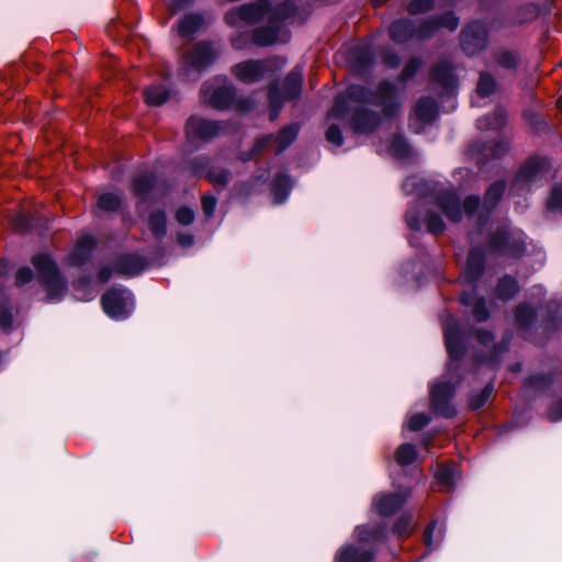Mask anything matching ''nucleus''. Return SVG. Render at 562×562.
Listing matches in <instances>:
<instances>
[{"mask_svg":"<svg viewBox=\"0 0 562 562\" xmlns=\"http://www.w3.org/2000/svg\"><path fill=\"white\" fill-rule=\"evenodd\" d=\"M350 103L361 106L353 110L350 127L356 135H370L386 116V79L376 86L350 85L345 93L335 97L328 114L335 119L345 117L350 111Z\"/></svg>","mask_w":562,"mask_h":562,"instance_id":"obj_1","label":"nucleus"},{"mask_svg":"<svg viewBox=\"0 0 562 562\" xmlns=\"http://www.w3.org/2000/svg\"><path fill=\"white\" fill-rule=\"evenodd\" d=\"M372 510L381 518L375 526L362 525L355 529L360 546L346 544L335 557V562H372L376 555L374 544L382 541L386 531V493H379L372 503Z\"/></svg>","mask_w":562,"mask_h":562,"instance_id":"obj_2","label":"nucleus"},{"mask_svg":"<svg viewBox=\"0 0 562 562\" xmlns=\"http://www.w3.org/2000/svg\"><path fill=\"white\" fill-rule=\"evenodd\" d=\"M485 245L491 257L518 261L528 251V236L517 227L501 225L487 235Z\"/></svg>","mask_w":562,"mask_h":562,"instance_id":"obj_3","label":"nucleus"},{"mask_svg":"<svg viewBox=\"0 0 562 562\" xmlns=\"http://www.w3.org/2000/svg\"><path fill=\"white\" fill-rule=\"evenodd\" d=\"M31 262L37 272V281L46 288L47 302H60L67 292V282L57 262L47 254L34 255Z\"/></svg>","mask_w":562,"mask_h":562,"instance_id":"obj_4","label":"nucleus"},{"mask_svg":"<svg viewBox=\"0 0 562 562\" xmlns=\"http://www.w3.org/2000/svg\"><path fill=\"white\" fill-rule=\"evenodd\" d=\"M104 313L112 319L124 321L128 318L135 307L132 291L124 286H112L101 296Z\"/></svg>","mask_w":562,"mask_h":562,"instance_id":"obj_5","label":"nucleus"},{"mask_svg":"<svg viewBox=\"0 0 562 562\" xmlns=\"http://www.w3.org/2000/svg\"><path fill=\"white\" fill-rule=\"evenodd\" d=\"M227 125L225 122L191 115L186 123V136L190 144L209 143L223 134Z\"/></svg>","mask_w":562,"mask_h":562,"instance_id":"obj_6","label":"nucleus"},{"mask_svg":"<svg viewBox=\"0 0 562 562\" xmlns=\"http://www.w3.org/2000/svg\"><path fill=\"white\" fill-rule=\"evenodd\" d=\"M300 130H301L300 124L296 122H293V123H290V124L281 127L277 135L270 133V134L262 136L255 143L251 151L248 154H245L241 157V159L244 161H247L252 156L260 155L272 140H274L278 145L276 154L280 155L295 142V139L299 136Z\"/></svg>","mask_w":562,"mask_h":562,"instance_id":"obj_7","label":"nucleus"},{"mask_svg":"<svg viewBox=\"0 0 562 562\" xmlns=\"http://www.w3.org/2000/svg\"><path fill=\"white\" fill-rule=\"evenodd\" d=\"M488 30L481 21H472L465 24L459 35L460 46L467 56H476L488 44Z\"/></svg>","mask_w":562,"mask_h":562,"instance_id":"obj_8","label":"nucleus"},{"mask_svg":"<svg viewBox=\"0 0 562 562\" xmlns=\"http://www.w3.org/2000/svg\"><path fill=\"white\" fill-rule=\"evenodd\" d=\"M201 97L216 110L229 109L236 102V88L232 83L215 86L211 80L201 87Z\"/></svg>","mask_w":562,"mask_h":562,"instance_id":"obj_9","label":"nucleus"},{"mask_svg":"<svg viewBox=\"0 0 562 562\" xmlns=\"http://www.w3.org/2000/svg\"><path fill=\"white\" fill-rule=\"evenodd\" d=\"M218 53L214 44L207 41L196 43L192 50L184 57V70L203 72L209 69L217 59Z\"/></svg>","mask_w":562,"mask_h":562,"instance_id":"obj_10","label":"nucleus"},{"mask_svg":"<svg viewBox=\"0 0 562 562\" xmlns=\"http://www.w3.org/2000/svg\"><path fill=\"white\" fill-rule=\"evenodd\" d=\"M267 9L260 2L244 3L229 9L224 15V21L232 27L239 26L240 24L254 25L263 19L267 14Z\"/></svg>","mask_w":562,"mask_h":562,"instance_id":"obj_11","label":"nucleus"},{"mask_svg":"<svg viewBox=\"0 0 562 562\" xmlns=\"http://www.w3.org/2000/svg\"><path fill=\"white\" fill-rule=\"evenodd\" d=\"M454 393V387L449 382L435 384L430 390V407L432 413L443 418L454 417L457 409L451 405Z\"/></svg>","mask_w":562,"mask_h":562,"instance_id":"obj_12","label":"nucleus"},{"mask_svg":"<svg viewBox=\"0 0 562 562\" xmlns=\"http://www.w3.org/2000/svg\"><path fill=\"white\" fill-rule=\"evenodd\" d=\"M551 169V161L547 156H529L517 170L514 182L516 184H528L538 177L548 173Z\"/></svg>","mask_w":562,"mask_h":562,"instance_id":"obj_13","label":"nucleus"},{"mask_svg":"<svg viewBox=\"0 0 562 562\" xmlns=\"http://www.w3.org/2000/svg\"><path fill=\"white\" fill-rule=\"evenodd\" d=\"M271 66V59H248L235 65L233 74L245 83H255L263 79Z\"/></svg>","mask_w":562,"mask_h":562,"instance_id":"obj_14","label":"nucleus"},{"mask_svg":"<svg viewBox=\"0 0 562 562\" xmlns=\"http://www.w3.org/2000/svg\"><path fill=\"white\" fill-rule=\"evenodd\" d=\"M374 57V50L369 44L355 45L345 52L347 64L359 75H364L372 68Z\"/></svg>","mask_w":562,"mask_h":562,"instance_id":"obj_15","label":"nucleus"},{"mask_svg":"<svg viewBox=\"0 0 562 562\" xmlns=\"http://www.w3.org/2000/svg\"><path fill=\"white\" fill-rule=\"evenodd\" d=\"M289 37V31L283 25H277L269 19L267 25L256 27L251 33L254 44L260 47H267L278 42H286Z\"/></svg>","mask_w":562,"mask_h":562,"instance_id":"obj_16","label":"nucleus"},{"mask_svg":"<svg viewBox=\"0 0 562 562\" xmlns=\"http://www.w3.org/2000/svg\"><path fill=\"white\" fill-rule=\"evenodd\" d=\"M445 346L452 361H460L467 355L464 334L458 324H449L443 329Z\"/></svg>","mask_w":562,"mask_h":562,"instance_id":"obj_17","label":"nucleus"},{"mask_svg":"<svg viewBox=\"0 0 562 562\" xmlns=\"http://www.w3.org/2000/svg\"><path fill=\"white\" fill-rule=\"evenodd\" d=\"M429 77L431 81L437 83L446 93L456 89L458 79L454 75V66L448 59H440L431 69Z\"/></svg>","mask_w":562,"mask_h":562,"instance_id":"obj_18","label":"nucleus"},{"mask_svg":"<svg viewBox=\"0 0 562 562\" xmlns=\"http://www.w3.org/2000/svg\"><path fill=\"white\" fill-rule=\"evenodd\" d=\"M436 205L442 211L449 221L453 223L461 222V201L456 192L440 191L436 195Z\"/></svg>","mask_w":562,"mask_h":562,"instance_id":"obj_19","label":"nucleus"},{"mask_svg":"<svg viewBox=\"0 0 562 562\" xmlns=\"http://www.w3.org/2000/svg\"><path fill=\"white\" fill-rule=\"evenodd\" d=\"M303 67L296 65L284 78L282 85H279L281 98L284 102L296 100L302 93Z\"/></svg>","mask_w":562,"mask_h":562,"instance_id":"obj_20","label":"nucleus"},{"mask_svg":"<svg viewBox=\"0 0 562 562\" xmlns=\"http://www.w3.org/2000/svg\"><path fill=\"white\" fill-rule=\"evenodd\" d=\"M147 265L148 262L145 257L136 254H126L115 259L114 271L126 277H134L142 273Z\"/></svg>","mask_w":562,"mask_h":562,"instance_id":"obj_21","label":"nucleus"},{"mask_svg":"<svg viewBox=\"0 0 562 562\" xmlns=\"http://www.w3.org/2000/svg\"><path fill=\"white\" fill-rule=\"evenodd\" d=\"M97 247L95 240L91 236L80 238L76 247L68 255V262L72 267H82L91 260L92 254Z\"/></svg>","mask_w":562,"mask_h":562,"instance_id":"obj_22","label":"nucleus"},{"mask_svg":"<svg viewBox=\"0 0 562 562\" xmlns=\"http://www.w3.org/2000/svg\"><path fill=\"white\" fill-rule=\"evenodd\" d=\"M417 522L411 512L401 513L391 524L390 532L397 541L403 542L416 530Z\"/></svg>","mask_w":562,"mask_h":562,"instance_id":"obj_23","label":"nucleus"},{"mask_svg":"<svg viewBox=\"0 0 562 562\" xmlns=\"http://www.w3.org/2000/svg\"><path fill=\"white\" fill-rule=\"evenodd\" d=\"M485 263L486 260L483 248L472 247L469 250L465 261V278L471 282H475L476 280H479L485 270Z\"/></svg>","mask_w":562,"mask_h":562,"instance_id":"obj_24","label":"nucleus"},{"mask_svg":"<svg viewBox=\"0 0 562 562\" xmlns=\"http://www.w3.org/2000/svg\"><path fill=\"white\" fill-rule=\"evenodd\" d=\"M492 58L495 65L499 68L516 72L522 61L521 55L516 49L506 47H498L492 53Z\"/></svg>","mask_w":562,"mask_h":562,"instance_id":"obj_25","label":"nucleus"},{"mask_svg":"<svg viewBox=\"0 0 562 562\" xmlns=\"http://www.w3.org/2000/svg\"><path fill=\"white\" fill-rule=\"evenodd\" d=\"M205 26L204 15L200 12L186 13L177 23V32L182 37H190Z\"/></svg>","mask_w":562,"mask_h":562,"instance_id":"obj_26","label":"nucleus"},{"mask_svg":"<svg viewBox=\"0 0 562 562\" xmlns=\"http://www.w3.org/2000/svg\"><path fill=\"white\" fill-rule=\"evenodd\" d=\"M158 177L148 171L137 175L132 182V192L142 201H148L149 193L157 187Z\"/></svg>","mask_w":562,"mask_h":562,"instance_id":"obj_27","label":"nucleus"},{"mask_svg":"<svg viewBox=\"0 0 562 562\" xmlns=\"http://www.w3.org/2000/svg\"><path fill=\"white\" fill-rule=\"evenodd\" d=\"M297 13V5L293 0H285L281 3L272 5L271 3L267 9V16L271 22L277 25H283L284 22L293 18Z\"/></svg>","mask_w":562,"mask_h":562,"instance_id":"obj_28","label":"nucleus"},{"mask_svg":"<svg viewBox=\"0 0 562 562\" xmlns=\"http://www.w3.org/2000/svg\"><path fill=\"white\" fill-rule=\"evenodd\" d=\"M15 227L25 233L31 231L44 232L49 229V222L46 217L29 214V213H20L14 217Z\"/></svg>","mask_w":562,"mask_h":562,"instance_id":"obj_29","label":"nucleus"},{"mask_svg":"<svg viewBox=\"0 0 562 562\" xmlns=\"http://www.w3.org/2000/svg\"><path fill=\"white\" fill-rule=\"evenodd\" d=\"M540 15V7L536 3H525L516 8L508 21L510 26H522L535 22Z\"/></svg>","mask_w":562,"mask_h":562,"instance_id":"obj_30","label":"nucleus"},{"mask_svg":"<svg viewBox=\"0 0 562 562\" xmlns=\"http://www.w3.org/2000/svg\"><path fill=\"white\" fill-rule=\"evenodd\" d=\"M293 184L292 178L286 173H278L274 176L271 182V193L274 204H282L289 199Z\"/></svg>","mask_w":562,"mask_h":562,"instance_id":"obj_31","label":"nucleus"},{"mask_svg":"<svg viewBox=\"0 0 562 562\" xmlns=\"http://www.w3.org/2000/svg\"><path fill=\"white\" fill-rule=\"evenodd\" d=\"M415 22L411 19H401L389 25V35L398 43L415 40Z\"/></svg>","mask_w":562,"mask_h":562,"instance_id":"obj_32","label":"nucleus"},{"mask_svg":"<svg viewBox=\"0 0 562 562\" xmlns=\"http://www.w3.org/2000/svg\"><path fill=\"white\" fill-rule=\"evenodd\" d=\"M520 290L518 281L510 274H504L497 281L495 295L501 301L507 302L514 299Z\"/></svg>","mask_w":562,"mask_h":562,"instance_id":"obj_33","label":"nucleus"},{"mask_svg":"<svg viewBox=\"0 0 562 562\" xmlns=\"http://www.w3.org/2000/svg\"><path fill=\"white\" fill-rule=\"evenodd\" d=\"M389 150L394 159L398 161H409L414 157V150L407 139L402 134H394L389 146Z\"/></svg>","mask_w":562,"mask_h":562,"instance_id":"obj_34","label":"nucleus"},{"mask_svg":"<svg viewBox=\"0 0 562 562\" xmlns=\"http://www.w3.org/2000/svg\"><path fill=\"white\" fill-rule=\"evenodd\" d=\"M506 189L504 180L493 182L485 191L483 198V209L486 213L493 212L502 200Z\"/></svg>","mask_w":562,"mask_h":562,"instance_id":"obj_35","label":"nucleus"},{"mask_svg":"<svg viewBox=\"0 0 562 562\" xmlns=\"http://www.w3.org/2000/svg\"><path fill=\"white\" fill-rule=\"evenodd\" d=\"M171 95L166 83H153L144 90V98L147 104L159 106L166 103Z\"/></svg>","mask_w":562,"mask_h":562,"instance_id":"obj_36","label":"nucleus"},{"mask_svg":"<svg viewBox=\"0 0 562 562\" xmlns=\"http://www.w3.org/2000/svg\"><path fill=\"white\" fill-rule=\"evenodd\" d=\"M167 213L164 210L153 211L148 215V228L158 241H161L167 235Z\"/></svg>","mask_w":562,"mask_h":562,"instance_id":"obj_37","label":"nucleus"},{"mask_svg":"<svg viewBox=\"0 0 562 562\" xmlns=\"http://www.w3.org/2000/svg\"><path fill=\"white\" fill-rule=\"evenodd\" d=\"M536 318V310L527 303H520L514 310L515 325L519 330L528 329Z\"/></svg>","mask_w":562,"mask_h":562,"instance_id":"obj_38","label":"nucleus"},{"mask_svg":"<svg viewBox=\"0 0 562 562\" xmlns=\"http://www.w3.org/2000/svg\"><path fill=\"white\" fill-rule=\"evenodd\" d=\"M438 114L436 101L430 97L420 98L415 106V115L419 121L425 123L432 122Z\"/></svg>","mask_w":562,"mask_h":562,"instance_id":"obj_39","label":"nucleus"},{"mask_svg":"<svg viewBox=\"0 0 562 562\" xmlns=\"http://www.w3.org/2000/svg\"><path fill=\"white\" fill-rule=\"evenodd\" d=\"M507 112L502 106H496L493 112L477 121L481 130H501L506 125Z\"/></svg>","mask_w":562,"mask_h":562,"instance_id":"obj_40","label":"nucleus"},{"mask_svg":"<svg viewBox=\"0 0 562 562\" xmlns=\"http://www.w3.org/2000/svg\"><path fill=\"white\" fill-rule=\"evenodd\" d=\"M412 495L409 485H398L392 493H389V517L403 508Z\"/></svg>","mask_w":562,"mask_h":562,"instance_id":"obj_41","label":"nucleus"},{"mask_svg":"<svg viewBox=\"0 0 562 562\" xmlns=\"http://www.w3.org/2000/svg\"><path fill=\"white\" fill-rule=\"evenodd\" d=\"M510 149V143L505 139L482 144L481 153L486 160L502 159Z\"/></svg>","mask_w":562,"mask_h":562,"instance_id":"obj_42","label":"nucleus"},{"mask_svg":"<svg viewBox=\"0 0 562 562\" xmlns=\"http://www.w3.org/2000/svg\"><path fill=\"white\" fill-rule=\"evenodd\" d=\"M418 459V451L415 445L405 442L398 446L394 452V460L401 468L414 464Z\"/></svg>","mask_w":562,"mask_h":562,"instance_id":"obj_43","label":"nucleus"},{"mask_svg":"<svg viewBox=\"0 0 562 562\" xmlns=\"http://www.w3.org/2000/svg\"><path fill=\"white\" fill-rule=\"evenodd\" d=\"M124 202V194L122 192H104L99 195L97 205L104 212L119 211Z\"/></svg>","mask_w":562,"mask_h":562,"instance_id":"obj_44","label":"nucleus"},{"mask_svg":"<svg viewBox=\"0 0 562 562\" xmlns=\"http://www.w3.org/2000/svg\"><path fill=\"white\" fill-rule=\"evenodd\" d=\"M268 98H269L270 121H274L279 116V114L285 103L281 98V91L279 89L278 82H272L269 85Z\"/></svg>","mask_w":562,"mask_h":562,"instance_id":"obj_45","label":"nucleus"},{"mask_svg":"<svg viewBox=\"0 0 562 562\" xmlns=\"http://www.w3.org/2000/svg\"><path fill=\"white\" fill-rule=\"evenodd\" d=\"M497 90V82L495 77L488 71L480 72L476 83V93L481 98L491 97Z\"/></svg>","mask_w":562,"mask_h":562,"instance_id":"obj_46","label":"nucleus"},{"mask_svg":"<svg viewBox=\"0 0 562 562\" xmlns=\"http://www.w3.org/2000/svg\"><path fill=\"white\" fill-rule=\"evenodd\" d=\"M188 170L199 177H207L212 169V161L207 156H198L187 161Z\"/></svg>","mask_w":562,"mask_h":562,"instance_id":"obj_47","label":"nucleus"},{"mask_svg":"<svg viewBox=\"0 0 562 562\" xmlns=\"http://www.w3.org/2000/svg\"><path fill=\"white\" fill-rule=\"evenodd\" d=\"M553 384V376L550 373H536L528 376L525 385L533 391L543 392Z\"/></svg>","mask_w":562,"mask_h":562,"instance_id":"obj_48","label":"nucleus"},{"mask_svg":"<svg viewBox=\"0 0 562 562\" xmlns=\"http://www.w3.org/2000/svg\"><path fill=\"white\" fill-rule=\"evenodd\" d=\"M522 119L530 125L535 134L549 131V125L544 119L531 109H527L522 112Z\"/></svg>","mask_w":562,"mask_h":562,"instance_id":"obj_49","label":"nucleus"},{"mask_svg":"<svg viewBox=\"0 0 562 562\" xmlns=\"http://www.w3.org/2000/svg\"><path fill=\"white\" fill-rule=\"evenodd\" d=\"M415 40L426 41L435 36L437 33V25L432 16L423 20L420 23H415Z\"/></svg>","mask_w":562,"mask_h":562,"instance_id":"obj_50","label":"nucleus"},{"mask_svg":"<svg viewBox=\"0 0 562 562\" xmlns=\"http://www.w3.org/2000/svg\"><path fill=\"white\" fill-rule=\"evenodd\" d=\"M435 24L437 25V31L441 27L447 29L450 32H453L459 26V18L454 14L453 11H447L439 15H432Z\"/></svg>","mask_w":562,"mask_h":562,"instance_id":"obj_51","label":"nucleus"},{"mask_svg":"<svg viewBox=\"0 0 562 562\" xmlns=\"http://www.w3.org/2000/svg\"><path fill=\"white\" fill-rule=\"evenodd\" d=\"M494 391L493 383L486 384L479 394H474L469 398V408L471 411L481 409L491 398Z\"/></svg>","mask_w":562,"mask_h":562,"instance_id":"obj_52","label":"nucleus"},{"mask_svg":"<svg viewBox=\"0 0 562 562\" xmlns=\"http://www.w3.org/2000/svg\"><path fill=\"white\" fill-rule=\"evenodd\" d=\"M454 463H440L437 467L435 477L438 484L442 486H450L453 483Z\"/></svg>","mask_w":562,"mask_h":562,"instance_id":"obj_53","label":"nucleus"},{"mask_svg":"<svg viewBox=\"0 0 562 562\" xmlns=\"http://www.w3.org/2000/svg\"><path fill=\"white\" fill-rule=\"evenodd\" d=\"M425 222L427 231L432 235L437 236L446 231V224L442 217L434 211L426 212Z\"/></svg>","mask_w":562,"mask_h":562,"instance_id":"obj_54","label":"nucleus"},{"mask_svg":"<svg viewBox=\"0 0 562 562\" xmlns=\"http://www.w3.org/2000/svg\"><path fill=\"white\" fill-rule=\"evenodd\" d=\"M435 7V0H411L406 4V11L409 15H418L432 11Z\"/></svg>","mask_w":562,"mask_h":562,"instance_id":"obj_55","label":"nucleus"},{"mask_svg":"<svg viewBox=\"0 0 562 562\" xmlns=\"http://www.w3.org/2000/svg\"><path fill=\"white\" fill-rule=\"evenodd\" d=\"M547 209L550 212L562 211V184H554L547 199Z\"/></svg>","mask_w":562,"mask_h":562,"instance_id":"obj_56","label":"nucleus"},{"mask_svg":"<svg viewBox=\"0 0 562 562\" xmlns=\"http://www.w3.org/2000/svg\"><path fill=\"white\" fill-rule=\"evenodd\" d=\"M422 65L423 61L419 57H412L398 75V80L403 83L407 82L417 74Z\"/></svg>","mask_w":562,"mask_h":562,"instance_id":"obj_57","label":"nucleus"},{"mask_svg":"<svg viewBox=\"0 0 562 562\" xmlns=\"http://www.w3.org/2000/svg\"><path fill=\"white\" fill-rule=\"evenodd\" d=\"M436 528H437V520L431 519L427 524V526L425 527V530L423 532V543L425 546L426 554L431 553L436 548V544L434 543V540H432L434 532H435Z\"/></svg>","mask_w":562,"mask_h":562,"instance_id":"obj_58","label":"nucleus"},{"mask_svg":"<svg viewBox=\"0 0 562 562\" xmlns=\"http://www.w3.org/2000/svg\"><path fill=\"white\" fill-rule=\"evenodd\" d=\"M231 176V171L226 168L220 170L218 172H214L211 169L206 178L215 188H225L229 183Z\"/></svg>","mask_w":562,"mask_h":562,"instance_id":"obj_59","label":"nucleus"},{"mask_svg":"<svg viewBox=\"0 0 562 562\" xmlns=\"http://www.w3.org/2000/svg\"><path fill=\"white\" fill-rule=\"evenodd\" d=\"M326 140L335 148H339L344 144V135L338 124H330L325 134Z\"/></svg>","mask_w":562,"mask_h":562,"instance_id":"obj_60","label":"nucleus"},{"mask_svg":"<svg viewBox=\"0 0 562 562\" xmlns=\"http://www.w3.org/2000/svg\"><path fill=\"white\" fill-rule=\"evenodd\" d=\"M473 317L479 322H486L490 318V311L486 307V302L484 297H477L472 306Z\"/></svg>","mask_w":562,"mask_h":562,"instance_id":"obj_61","label":"nucleus"},{"mask_svg":"<svg viewBox=\"0 0 562 562\" xmlns=\"http://www.w3.org/2000/svg\"><path fill=\"white\" fill-rule=\"evenodd\" d=\"M481 203L483 202L479 195H468L461 203V211L463 210L467 216H473L479 210Z\"/></svg>","mask_w":562,"mask_h":562,"instance_id":"obj_62","label":"nucleus"},{"mask_svg":"<svg viewBox=\"0 0 562 562\" xmlns=\"http://www.w3.org/2000/svg\"><path fill=\"white\" fill-rule=\"evenodd\" d=\"M175 218L178 224L189 226L194 222L195 213L189 206H180L175 213Z\"/></svg>","mask_w":562,"mask_h":562,"instance_id":"obj_63","label":"nucleus"},{"mask_svg":"<svg viewBox=\"0 0 562 562\" xmlns=\"http://www.w3.org/2000/svg\"><path fill=\"white\" fill-rule=\"evenodd\" d=\"M430 423V418L425 413H417L411 416L408 420V429L411 431H419Z\"/></svg>","mask_w":562,"mask_h":562,"instance_id":"obj_64","label":"nucleus"}]
</instances>
